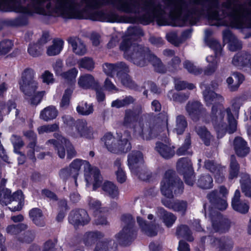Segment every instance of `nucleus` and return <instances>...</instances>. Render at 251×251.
Listing matches in <instances>:
<instances>
[{
    "label": "nucleus",
    "instance_id": "obj_1",
    "mask_svg": "<svg viewBox=\"0 0 251 251\" xmlns=\"http://www.w3.org/2000/svg\"><path fill=\"white\" fill-rule=\"evenodd\" d=\"M27 7L18 0H0V10L14 11L29 15L37 13L44 15L60 16L64 18L82 19V13L71 0H57L55 7L50 6L51 0H31Z\"/></svg>",
    "mask_w": 251,
    "mask_h": 251
},
{
    "label": "nucleus",
    "instance_id": "obj_2",
    "mask_svg": "<svg viewBox=\"0 0 251 251\" xmlns=\"http://www.w3.org/2000/svg\"><path fill=\"white\" fill-rule=\"evenodd\" d=\"M201 88L205 89L203 95L206 105L214 103L212 108L211 120L217 137L222 138L226 132L229 133L234 132L237 129V122L233 114H236L240 108L238 100L233 102L231 107L225 108L221 104H216L224 100L221 96L210 90L204 85H201Z\"/></svg>",
    "mask_w": 251,
    "mask_h": 251
},
{
    "label": "nucleus",
    "instance_id": "obj_3",
    "mask_svg": "<svg viewBox=\"0 0 251 251\" xmlns=\"http://www.w3.org/2000/svg\"><path fill=\"white\" fill-rule=\"evenodd\" d=\"M194 2L201 5L203 10L207 11L208 19L211 21L212 25H229L238 28H251V16L240 5L232 3L230 1L224 4V10L227 11L229 14L226 15L224 14L223 20L218 13L217 0H194Z\"/></svg>",
    "mask_w": 251,
    "mask_h": 251
},
{
    "label": "nucleus",
    "instance_id": "obj_4",
    "mask_svg": "<svg viewBox=\"0 0 251 251\" xmlns=\"http://www.w3.org/2000/svg\"><path fill=\"white\" fill-rule=\"evenodd\" d=\"M131 39V37L126 36L120 46L121 50L124 51L125 57L140 67L146 65L148 61L146 59H150V61L157 72H165L164 67L160 60L154 55L151 54L148 49L145 51L141 46L132 43Z\"/></svg>",
    "mask_w": 251,
    "mask_h": 251
},
{
    "label": "nucleus",
    "instance_id": "obj_5",
    "mask_svg": "<svg viewBox=\"0 0 251 251\" xmlns=\"http://www.w3.org/2000/svg\"><path fill=\"white\" fill-rule=\"evenodd\" d=\"M174 181L173 171L169 170L166 172L161 182L160 190L162 195L169 200L164 199L162 202L165 206L170 209L183 213L187 207L186 202L181 201L174 203L171 200L173 197L172 190L176 185V183H173Z\"/></svg>",
    "mask_w": 251,
    "mask_h": 251
},
{
    "label": "nucleus",
    "instance_id": "obj_6",
    "mask_svg": "<svg viewBox=\"0 0 251 251\" xmlns=\"http://www.w3.org/2000/svg\"><path fill=\"white\" fill-rule=\"evenodd\" d=\"M63 119L65 124V131L70 136L74 138L84 137L89 139L94 138L95 132L92 127L88 126L85 121H80L75 124L74 120L70 116H65Z\"/></svg>",
    "mask_w": 251,
    "mask_h": 251
},
{
    "label": "nucleus",
    "instance_id": "obj_7",
    "mask_svg": "<svg viewBox=\"0 0 251 251\" xmlns=\"http://www.w3.org/2000/svg\"><path fill=\"white\" fill-rule=\"evenodd\" d=\"M130 136L128 132H125L121 136H119L118 142L110 133H107L102 138L107 150L114 153H126L129 151L131 146L128 140Z\"/></svg>",
    "mask_w": 251,
    "mask_h": 251
},
{
    "label": "nucleus",
    "instance_id": "obj_8",
    "mask_svg": "<svg viewBox=\"0 0 251 251\" xmlns=\"http://www.w3.org/2000/svg\"><path fill=\"white\" fill-rule=\"evenodd\" d=\"M10 190L3 189L0 194V202L2 204H11L9 208L13 211L20 210L23 205V195L21 191H17L11 194Z\"/></svg>",
    "mask_w": 251,
    "mask_h": 251
},
{
    "label": "nucleus",
    "instance_id": "obj_9",
    "mask_svg": "<svg viewBox=\"0 0 251 251\" xmlns=\"http://www.w3.org/2000/svg\"><path fill=\"white\" fill-rule=\"evenodd\" d=\"M48 143V144H52L54 147L57 148L58 155L61 158H64L66 154L64 146L67 149L68 158L71 159L76 154V152L72 144L69 141L61 136H59L57 138V140H50Z\"/></svg>",
    "mask_w": 251,
    "mask_h": 251
},
{
    "label": "nucleus",
    "instance_id": "obj_10",
    "mask_svg": "<svg viewBox=\"0 0 251 251\" xmlns=\"http://www.w3.org/2000/svg\"><path fill=\"white\" fill-rule=\"evenodd\" d=\"M34 71L29 68H26L23 72L19 85L24 93L34 92L37 88V82L34 80Z\"/></svg>",
    "mask_w": 251,
    "mask_h": 251
},
{
    "label": "nucleus",
    "instance_id": "obj_11",
    "mask_svg": "<svg viewBox=\"0 0 251 251\" xmlns=\"http://www.w3.org/2000/svg\"><path fill=\"white\" fill-rule=\"evenodd\" d=\"M177 170L184 176L185 182L192 185L194 183V172L190 160L187 158H181L177 163Z\"/></svg>",
    "mask_w": 251,
    "mask_h": 251
},
{
    "label": "nucleus",
    "instance_id": "obj_12",
    "mask_svg": "<svg viewBox=\"0 0 251 251\" xmlns=\"http://www.w3.org/2000/svg\"><path fill=\"white\" fill-rule=\"evenodd\" d=\"M210 47L215 51V56H208L206 60L209 63L207 69L205 71V74L209 75L214 73L217 68V64L219 62L218 55L221 53L222 47L220 44L216 40L212 41L210 44Z\"/></svg>",
    "mask_w": 251,
    "mask_h": 251
},
{
    "label": "nucleus",
    "instance_id": "obj_13",
    "mask_svg": "<svg viewBox=\"0 0 251 251\" xmlns=\"http://www.w3.org/2000/svg\"><path fill=\"white\" fill-rule=\"evenodd\" d=\"M84 175L87 186L93 185L94 190L100 186L102 178L98 168L92 167L89 164L88 168L84 172Z\"/></svg>",
    "mask_w": 251,
    "mask_h": 251
},
{
    "label": "nucleus",
    "instance_id": "obj_14",
    "mask_svg": "<svg viewBox=\"0 0 251 251\" xmlns=\"http://www.w3.org/2000/svg\"><path fill=\"white\" fill-rule=\"evenodd\" d=\"M182 0H174L171 1V7L172 8L171 15L174 21L173 26H183L185 24L184 20L182 19L181 14L184 6Z\"/></svg>",
    "mask_w": 251,
    "mask_h": 251
},
{
    "label": "nucleus",
    "instance_id": "obj_15",
    "mask_svg": "<svg viewBox=\"0 0 251 251\" xmlns=\"http://www.w3.org/2000/svg\"><path fill=\"white\" fill-rule=\"evenodd\" d=\"M135 136L141 138L144 140H149L155 136L156 134L154 128H151L147 124L138 122L136 123L134 127Z\"/></svg>",
    "mask_w": 251,
    "mask_h": 251
},
{
    "label": "nucleus",
    "instance_id": "obj_16",
    "mask_svg": "<svg viewBox=\"0 0 251 251\" xmlns=\"http://www.w3.org/2000/svg\"><path fill=\"white\" fill-rule=\"evenodd\" d=\"M228 193L227 189L223 186L220 188L219 194L218 195L216 192H212L208 195L210 201H215L217 207L220 210H225L226 208L227 203L226 200L224 198Z\"/></svg>",
    "mask_w": 251,
    "mask_h": 251
},
{
    "label": "nucleus",
    "instance_id": "obj_17",
    "mask_svg": "<svg viewBox=\"0 0 251 251\" xmlns=\"http://www.w3.org/2000/svg\"><path fill=\"white\" fill-rule=\"evenodd\" d=\"M69 222L75 226L87 224L90 218L87 212L83 209L73 211L69 217Z\"/></svg>",
    "mask_w": 251,
    "mask_h": 251
},
{
    "label": "nucleus",
    "instance_id": "obj_18",
    "mask_svg": "<svg viewBox=\"0 0 251 251\" xmlns=\"http://www.w3.org/2000/svg\"><path fill=\"white\" fill-rule=\"evenodd\" d=\"M127 161L132 173L137 175V169L144 163L142 153L139 151H132L128 154Z\"/></svg>",
    "mask_w": 251,
    "mask_h": 251
},
{
    "label": "nucleus",
    "instance_id": "obj_19",
    "mask_svg": "<svg viewBox=\"0 0 251 251\" xmlns=\"http://www.w3.org/2000/svg\"><path fill=\"white\" fill-rule=\"evenodd\" d=\"M232 64L248 71L251 69V54L240 52L235 55L232 59Z\"/></svg>",
    "mask_w": 251,
    "mask_h": 251
},
{
    "label": "nucleus",
    "instance_id": "obj_20",
    "mask_svg": "<svg viewBox=\"0 0 251 251\" xmlns=\"http://www.w3.org/2000/svg\"><path fill=\"white\" fill-rule=\"evenodd\" d=\"M122 221L124 224L126 225V226H125L122 231L119 233L117 238L120 240L128 239L132 233L133 218L130 215H125L122 216Z\"/></svg>",
    "mask_w": 251,
    "mask_h": 251
},
{
    "label": "nucleus",
    "instance_id": "obj_21",
    "mask_svg": "<svg viewBox=\"0 0 251 251\" xmlns=\"http://www.w3.org/2000/svg\"><path fill=\"white\" fill-rule=\"evenodd\" d=\"M89 162L86 160L79 159L74 160L70 164L69 168L71 171L72 177L75 180L76 185V179L80 173V169L82 167L84 171L89 167Z\"/></svg>",
    "mask_w": 251,
    "mask_h": 251
},
{
    "label": "nucleus",
    "instance_id": "obj_22",
    "mask_svg": "<svg viewBox=\"0 0 251 251\" xmlns=\"http://www.w3.org/2000/svg\"><path fill=\"white\" fill-rule=\"evenodd\" d=\"M78 86L84 89H94L98 87V83L94 76L90 74H84L81 75L77 82Z\"/></svg>",
    "mask_w": 251,
    "mask_h": 251
},
{
    "label": "nucleus",
    "instance_id": "obj_23",
    "mask_svg": "<svg viewBox=\"0 0 251 251\" xmlns=\"http://www.w3.org/2000/svg\"><path fill=\"white\" fill-rule=\"evenodd\" d=\"M103 71L105 74L110 77H113V75L117 72V75H119L122 70L127 71V67L125 63L121 62L116 65L105 63L103 66Z\"/></svg>",
    "mask_w": 251,
    "mask_h": 251
},
{
    "label": "nucleus",
    "instance_id": "obj_24",
    "mask_svg": "<svg viewBox=\"0 0 251 251\" xmlns=\"http://www.w3.org/2000/svg\"><path fill=\"white\" fill-rule=\"evenodd\" d=\"M223 40L225 44H228V48L231 51H234L241 48V43L229 30L223 32Z\"/></svg>",
    "mask_w": 251,
    "mask_h": 251
},
{
    "label": "nucleus",
    "instance_id": "obj_25",
    "mask_svg": "<svg viewBox=\"0 0 251 251\" xmlns=\"http://www.w3.org/2000/svg\"><path fill=\"white\" fill-rule=\"evenodd\" d=\"M73 51L76 55H83L87 52V49L83 41L78 38L71 37L68 40Z\"/></svg>",
    "mask_w": 251,
    "mask_h": 251
},
{
    "label": "nucleus",
    "instance_id": "obj_26",
    "mask_svg": "<svg viewBox=\"0 0 251 251\" xmlns=\"http://www.w3.org/2000/svg\"><path fill=\"white\" fill-rule=\"evenodd\" d=\"M205 167L210 172L214 174L216 181L218 183L222 182L224 179L223 171L224 168L216 165L213 161H206L205 162Z\"/></svg>",
    "mask_w": 251,
    "mask_h": 251
},
{
    "label": "nucleus",
    "instance_id": "obj_27",
    "mask_svg": "<svg viewBox=\"0 0 251 251\" xmlns=\"http://www.w3.org/2000/svg\"><path fill=\"white\" fill-rule=\"evenodd\" d=\"M240 197V193L239 190H236L232 201V207L235 210L241 213H246L249 210V206L246 202H241L239 200Z\"/></svg>",
    "mask_w": 251,
    "mask_h": 251
},
{
    "label": "nucleus",
    "instance_id": "obj_28",
    "mask_svg": "<svg viewBox=\"0 0 251 251\" xmlns=\"http://www.w3.org/2000/svg\"><path fill=\"white\" fill-rule=\"evenodd\" d=\"M137 220L139 226L145 234L149 236H153L157 234V229L159 228L158 226L149 225L140 217H138Z\"/></svg>",
    "mask_w": 251,
    "mask_h": 251
},
{
    "label": "nucleus",
    "instance_id": "obj_29",
    "mask_svg": "<svg viewBox=\"0 0 251 251\" xmlns=\"http://www.w3.org/2000/svg\"><path fill=\"white\" fill-rule=\"evenodd\" d=\"M234 146L235 152L239 156H244L249 152V148L247 146V143L242 138H235Z\"/></svg>",
    "mask_w": 251,
    "mask_h": 251
},
{
    "label": "nucleus",
    "instance_id": "obj_30",
    "mask_svg": "<svg viewBox=\"0 0 251 251\" xmlns=\"http://www.w3.org/2000/svg\"><path fill=\"white\" fill-rule=\"evenodd\" d=\"M47 42V39L43 36L38 43L30 44L27 49L29 55L33 57L39 56L43 50V45L45 44Z\"/></svg>",
    "mask_w": 251,
    "mask_h": 251
},
{
    "label": "nucleus",
    "instance_id": "obj_31",
    "mask_svg": "<svg viewBox=\"0 0 251 251\" xmlns=\"http://www.w3.org/2000/svg\"><path fill=\"white\" fill-rule=\"evenodd\" d=\"M156 150L165 158H169L175 154L174 148L171 147L170 145L164 144L160 142L156 144Z\"/></svg>",
    "mask_w": 251,
    "mask_h": 251
},
{
    "label": "nucleus",
    "instance_id": "obj_32",
    "mask_svg": "<svg viewBox=\"0 0 251 251\" xmlns=\"http://www.w3.org/2000/svg\"><path fill=\"white\" fill-rule=\"evenodd\" d=\"M115 5L119 10L126 13L137 12L135 4L127 0H116Z\"/></svg>",
    "mask_w": 251,
    "mask_h": 251
},
{
    "label": "nucleus",
    "instance_id": "obj_33",
    "mask_svg": "<svg viewBox=\"0 0 251 251\" xmlns=\"http://www.w3.org/2000/svg\"><path fill=\"white\" fill-rule=\"evenodd\" d=\"M63 46L64 41L62 39H54L52 45L47 48V54L49 56H54L59 54L63 48Z\"/></svg>",
    "mask_w": 251,
    "mask_h": 251
},
{
    "label": "nucleus",
    "instance_id": "obj_34",
    "mask_svg": "<svg viewBox=\"0 0 251 251\" xmlns=\"http://www.w3.org/2000/svg\"><path fill=\"white\" fill-rule=\"evenodd\" d=\"M244 79V77L242 74L234 73L232 74V76H229L227 78L226 82L230 89L231 91H235L239 87Z\"/></svg>",
    "mask_w": 251,
    "mask_h": 251
},
{
    "label": "nucleus",
    "instance_id": "obj_35",
    "mask_svg": "<svg viewBox=\"0 0 251 251\" xmlns=\"http://www.w3.org/2000/svg\"><path fill=\"white\" fill-rule=\"evenodd\" d=\"M29 216L35 225L40 226H44V217L40 209L38 208L31 209L29 212Z\"/></svg>",
    "mask_w": 251,
    "mask_h": 251
},
{
    "label": "nucleus",
    "instance_id": "obj_36",
    "mask_svg": "<svg viewBox=\"0 0 251 251\" xmlns=\"http://www.w3.org/2000/svg\"><path fill=\"white\" fill-rule=\"evenodd\" d=\"M57 115L56 108L52 106L45 108L40 113V118L44 121H48L54 119Z\"/></svg>",
    "mask_w": 251,
    "mask_h": 251
},
{
    "label": "nucleus",
    "instance_id": "obj_37",
    "mask_svg": "<svg viewBox=\"0 0 251 251\" xmlns=\"http://www.w3.org/2000/svg\"><path fill=\"white\" fill-rule=\"evenodd\" d=\"M102 190L112 198H115L118 195L117 187L112 182L106 181L102 185Z\"/></svg>",
    "mask_w": 251,
    "mask_h": 251
},
{
    "label": "nucleus",
    "instance_id": "obj_38",
    "mask_svg": "<svg viewBox=\"0 0 251 251\" xmlns=\"http://www.w3.org/2000/svg\"><path fill=\"white\" fill-rule=\"evenodd\" d=\"M79 69L83 68L88 71L92 70L95 67V63L92 58L84 57L77 61Z\"/></svg>",
    "mask_w": 251,
    "mask_h": 251
},
{
    "label": "nucleus",
    "instance_id": "obj_39",
    "mask_svg": "<svg viewBox=\"0 0 251 251\" xmlns=\"http://www.w3.org/2000/svg\"><path fill=\"white\" fill-rule=\"evenodd\" d=\"M196 131L205 145H209L210 141L212 139V136L210 132L204 127H198L196 129Z\"/></svg>",
    "mask_w": 251,
    "mask_h": 251
},
{
    "label": "nucleus",
    "instance_id": "obj_40",
    "mask_svg": "<svg viewBox=\"0 0 251 251\" xmlns=\"http://www.w3.org/2000/svg\"><path fill=\"white\" fill-rule=\"evenodd\" d=\"M77 74L78 70L76 68H73L68 71L63 72L61 74V77L65 81L74 84Z\"/></svg>",
    "mask_w": 251,
    "mask_h": 251
},
{
    "label": "nucleus",
    "instance_id": "obj_41",
    "mask_svg": "<svg viewBox=\"0 0 251 251\" xmlns=\"http://www.w3.org/2000/svg\"><path fill=\"white\" fill-rule=\"evenodd\" d=\"M160 213L162 215L163 222L167 227L171 226L176 220V217L171 213L165 211L164 209H160Z\"/></svg>",
    "mask_w": 251,
    "mask_h": 251
},
{
    "label": "nucleus",
    "instance_id": "obj_42",
    "mask_svg": "<svg viewBox=\"0 0 251 251\" xmlns=\"http://www.w3.org/2000/svg\"><path fill=\"white\" fill-rule=\"evenodd\" d=\"M77 112L83 115H88L93 112V106L92 104L82 102L76 107Z\"/></svg>",
    "mask_w": 251,
    "mask_h": 251
},
{
    "label": "nucleus",
    "instance_id": "obj_43",
    "mask_svg": "<svg viewBox=\"0 0 251 251\" xmlns=\"http://www.w3.org/2000/svg\"><path fill=\"white\" fill-rule=\"evenodd\" d=\"M27 228L26 225L21 224L17 225H12L8 226L6 228V232L11 235H17Z\"/></svg>",
    "mask_w": 251,
    "mask_h": 251
},
{
    "label": "nucleus",
    "instance_id": "obj_44",
    "mask_svg": "<svg viewBox=\"0 0 251 251\" xmlns=\"http://www.w3.org/2000/svg\"><path fill=\"white\" fill-rule=\"evenodd\" d=\"M213 179L209 175L201 176L198 180V186L202 189H209L212 187Z\"/></svg>",
    "mask_w": 251,
    "mask_h": 251
},
{
    "label": "nucleus",
    "instance_id": "obj_45",
    "mask_svg": "<svg viewBox=\"0 0 251 251\" xmlns=\"http://www.w3.org/2000/svg\"><path fill=\"white\" fill-rule=\"evenodd\" d=\"M187 126V122L185 117L182 116H178L176 120V127L175 130L177 134H181L184 131Z\"/></svg>",
    "mask_w": 251,
    "mask_h": 251
},
{
    "label": "nucleus",
    "instance_id": "obj_46",
    "mask_svg": "<svg viewBox=\"0 0 251 251\" xmlns=\"http://www.w3.org/2000/svg\"><path fill=\"white\" fill-rule=\"evenodd\" d=\"M200 107V103L198 101L189 102L186 106V111L189 115L194 119V116L198 114Z\"/></svg>",
    "mask_w": 251,
    "mask_h": 251
},
{
    "label": "nucleus",
    "instance_id": "obj_47",
    "mask_svg": "<svg viewBox=\"0 0 251 251\" xmlns=\"http://www.w3.org/2000/svg\"><path fill=\"white\" fill-rule=\"evenodd\" d=\"M190 231L186 226H181L178 227L176 234L178 236L182 237L189 241H191L193 238L190 236Z\"/></svg>",
    "mask_w": 251,
    "mask_h": 251
},
{
    "label": "nucleus",
    "instance_id": "obj_48",
    "mask_svg": "<svg viewBox=\"0 0 251 251\" xmlns=\"http://www.w3.org/2000/svg\"><path fill=\"white\" fill-rule=\"evenodd\" d=\"M115 166L117 168L116 176L118 181L120 183H123L126 180V176L125 172L121 167V162L120 160H117L114 163Z\"/></svg>",
    "mask_w": 251,
    "mask_h": 251
},
{
    "label": "nucleus",
    "instance_id": "obj_49",
    "mask_svg": "<svg viewBox=\"0 0 251 251\" xmlns=\"http://www.w3.org/2000/svg\"><path fill=\"white\" fill-rule=\"evenodd\" d=\"M13 43L10 40H3L0 42V55L8 53L12 49Z\"/></svg>",
    "mask_w": 251,
    "mask_h": 251
},
{
    "label": "nucleus",
    "instance_id": "obj_50",
    "mask_svg": "<svg viewBox=\"0 0 251 251\" xmlns=\"http://www.w3.org/2000/svg\"><path fill=\"white\" fill-rule=\"evenodd\" d=\"M134 101L133 99L131 97H127L123 100H117L112 102V107L120 108L123 106L128 105Z\"/></svg>",
    "mask_w": 251,
    "mask_h": 251
},
{
    "label": "nucleus",
    "instance_id": "obj_51",
    "mask_svg": "<svg viewBox=\"0 0 251 251\" xmlns=\"http://www.w3.org/2000/svg\"><path fill=\"white\" fill-rule=\"evenodd\" d=\"M88 201L90 209L96 213V214H97L98 211L102 212V208L101 207V203L100 201L90 197L88 198Z\"/></svg>",
    "mask_w": 251,
    "mask_h": 251
},
{
    "label": "nucleus",
    "instance_id": "obj_52",
    "mask_svg": "<svg viewBox=\"0 0 251 251\" xmlns=\"http://www.w3.org/2000/svg\"><path fill=\"white\" fill-rule=\"evenodd\" d=\"M128 72V68H127V71H124V70H122L121 72L120 75H117L118 79H120L121 83L125 86L127 87H131L132 81L129 76V75L127 74V73Z\"/></svg>",
    "mask_w": 251,
    "mask_h": 251
},
{
    "label": "nucleus",
    "instance_id": "obj_53",
    "mask_svg": "<svg viewBox=\"0 0 251 251\" xmlns=\"http://www.w3.org/2000/svg\"><path fill=\"white\" fill-rule=\"evenodd\" d=\"M190 137L188 135L185 140L184 145L177 150L176 154L178 155H183L189 153L188 150L190 148Z\"/></svg>",
    "mask_w": 251,
    "mask_h": 251
},
{
    "label": "nucleus",
    "instance_id": "obj_54",
    "mask_svg": "<svg viewBox=\"0 0 251 251\" xmlns=\"http://www.w3.org/2000/svg\"><path fill=\"white\" fill-rule=\"evenodd\" d=\"M239 170L238 164L235 160V157L232 156L231 157L230 169L229 173V178L233 179L237 176Z\"/></svg>",
    "mask_w": 251,
    "mask_h": 251
},
{
    "label": "nucleus",
    "instance_id": "obj_55",
    "mask_svg": "<svg viewBox=\"0 0 251 251\" xmlns=\"http://www.w3.org/2000/svg\"><path fill=\"white\" fill-rule=\"evenodd\" d=\"M74 87L71 86V87L67 88L63 96L60 105L62 107H65L69 104L70 98L73 91Z\"/></svg>",
    "mask_w": 251,
    "mask_h": 251
},
{
    "label": "nucleus",
    "instance_id": "obj_56",
    "mask_svg": "<svg viewBox=\"0 0 251 251\" xmlns=\"http://www.w3.org/2000/svg\"><path fill=\"white\" fill-rule=\"evenodd\" d=\"M25 95H31L33 94L34 95L31 100V103L32 104L36 105L38 104L41 100L42 98L45 95V91H40L35 92V90L34 92H29L28 93H24Z\"/></svg>",
    "mask_w": 251,
    "mask_h": 251
},
{
    "label": "nucleus",
    "instance_id": "obj_57",
    "mask_svg": "<svg viewBox=\"0 0 251 251\" xmlns=\"http://www.w3.org/2000/svg\"><path fill=\"white\" fill-rule=\"evenodd\" d=\"M184 67L190 73L194 75H198L201 72V70L199 68L194 66L192 63L189 61L184 62Z\"/></svg>",
    "mask_w": 251,
    "mask_h": 251
},
{
    "label": "nucleus",
    "instance_id": "obj_58",
    "mask_svg": "<svg viewBox=\"0 0 251 251\" xmlns=\"http://www.w3.org/2000/svg\"><path fill=\"white\" fill-rule=\"evenodd\" d=\"M58 128V126L56 124L48 125L39 127L38 131L39 134H43L54 131Z\"/></svg>",
    "mask_w": 251,
    "mask_h": 251
},
{
    "label": "nucleus",
    "instance_id": "obj_59",
    "mask_svg": "<svg viewBox=\"0 0 251 251\" xmlns=\"http://www.w3.org/2000/svg\"><path fill=\"white\" fill-rule=\"evenodd\" d=\"M102 236V234L98 231L87 232L84 235V242L86 244L89 241H92Z\"/></svg>",
    "mask_w": 251,
    "mask_h": 251
},
{
    "label": "nucleus",
    "instance_id": "obj_60",
    "mask_svg": "<svg viewBox=\"0 0 251 251\" xmlns=\"http://www.w3.org/2000/svg\"><path fill=\"white\" fill-rule=\"evenodd\" d=\"M42 81L47 84H52L54 81L53 74L49 71H45L41 75Z\"/></svg>",
    "mask_w": 251,
    "mask_h": 251
},
{
    "label": "nucleus",
    "instance_id": "obj_61",
    "mask_svg": "<svg viewBox=\"0 0 251 251\" xmlns=\"http://www.w3.org/2000/svg\"><path fill=\"white\" fill-rule=\"evenodd\" d=\"M175 87L178 90H181L186 88L192 90L195 88V86L193 84H188L183 81H176Z\"/></svg>",
    "mask_w": 251,
    "mask_h": 251
},
{
    "label": "nucleus",
    "instance_id": "obj_62",
    "mask_svg": "<svg viewBox=\"0 0 251 251\" xmlns=\"http://www.w3.org/2000/svg\"><path fill=\"white\" fill-rule=\"evenodd\" d=\"M63 66V62L61 60H56L53 64L52 67L56 75L61 76V74L63 73L62 72Z\"/></svg>",
    "mask_w": 251,
    "mask_h": 251
},
{
    "label": "nucleus",
    "instance_id": "obj_63",
    "mask_svg": "<svg viewBox=\"0 0 251 251\" xmlns=\"http://www.w3.org/2000/svg\"><path fill=\"white\" fill-rule=\"evenodd\" d=\"M87 5L90 7L96 8L108 2L104 0H84Z\"/></svg>",
    "mask_w": 251,
    "mask_h": 251
},
{
    "label": "nucleus",
    "instance_id": "obj_64",
    "mask_svg": "<svg viewBox=\"0 0 251 251\" xmlns=\"http://www.w3.org/2000/svg\"><path fill=\"white\" fill-rule=\"evenodd\" d=\"M172 94V92H170L168 94L169 97L171 99H173L175 101H178L180 102H182L183 100H186L188 99V96L187 95H183L180 94H175L172 95V97L171 95Z\"/></svg>",
    "mask_w": 251,
    "mask_h": 251
}]
</instances>
